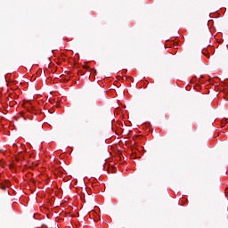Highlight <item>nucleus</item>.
Listing matches in <instances>:
<instances>
[{
	"label": "nucleus",
	"mask_w": 228,
	"mask_h": 228,
	"mask_svg": "<svg viewBox=\"0 0 228 228\" xmlns=\"http://www.w3.org/2000/svg\"><path fill=\"white\" fill-rule=\"evenodd\" d=\"M25 108H27V111H29L34 115H38V113H40V106L38 105L37 101L25 103Z\"/></svg>",
	"instance_id": "f257e3e1"
},
{
	"label": "nucleus",
	"mask_w": 228,
	"mask_h": 228,
	"mask_svg": "<svg viewBox=\"0 0 228 228\" xmlns=\"http://www.w3.org/2000/svg\"><path fill=\"white\" fill-rule=\"evenodd\" d=\"M1 188H2V190H5L6 189V186H4V185H1Z\"/></svg>",
	"instance_id": "f03ea898"
},
{
	"label": "nucleus",
	"mask_w": 228,
	"mask_h": 228,
	"mask_svg": "<svg viewBox=\"0 0 228 228\" xmlns=\"http://www.w3.org/2000/svg\"><path fill=\"white\" fill-rule=\"evenodd\" d=\"M5 184H6V186H10V182L6 181Z\"/></svg>",
	"instance_id": "7ed1b4c3"
},
{
	"label": "nucleus",
	"mask_w": 228,
	"mask_h": 228,
	"mask_svg": "<svg viewBox=\"0 0 228 228\" xmlns=\"http://www.w3.org/2000/svg\"><path fill=\"white\" fill-rule=\"evenodd\" d=\"M84 69H89V67H88V66H84Z\"/></svg>",
	"instance_id": "20e7f679"
}]
</instances>
